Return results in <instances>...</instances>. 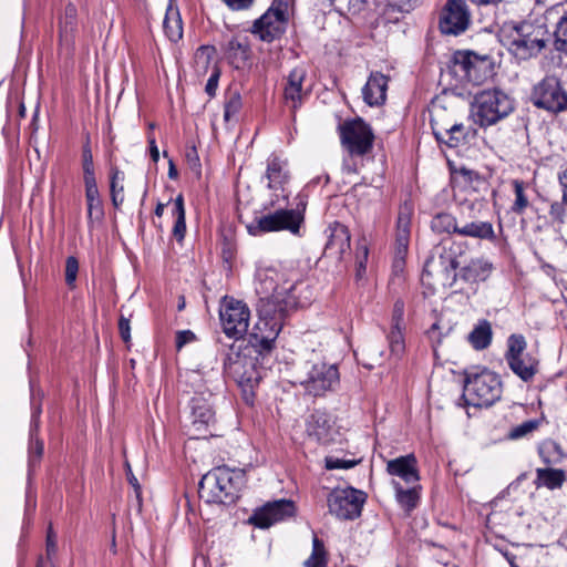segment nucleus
Wrapping results in <instances>:
<instances>
[{"label":"nucleus","mask_w":567,"mask_h":567,"mask_svg":"<svg viewBox=\"0 0 567 567\" xmlns=\"http://www.w3.org/2000/svg\"><path fill=\"white\" fill-rule=\"evenodd\" d=\"M247 483L246 472L241 468L217 466L207 472L198 484L199 496L207 503H235Z\"/></svg>","instance_id":"obj_1"},{"label":"nucleus","mask_w":567,"mask_h":567,"mask_svg":"<svg viewBox=\"0 0 567 567\" xmlns=\"http://www.w3.org/2000/svg\"><path fill=\"white\" fill-rule=\"evenodd\" d=\"M515 110V101L501 89L477 92L472 102V116L481 127H488L506 118Z\"/></svg>","instance_id":"obj_2"},{"label":"nucleus","mask_w":567,"mask_h":567,"mask_svg":"<svg viewBox=\"0 0 567 567\" xmlns=\"http://www.w3.org/2000/svg\"><path fill=\"white\" fill-rule=\"evenodd\" d=\"M503 393L501 378L495 372L483 369L480 372H466L463 399L467 405L488 408L497 402Z\"/></svg>","instance_id":"obj_3"},{"label":"nucleus","mask_w":567,"mask_h":567,"mask_svg":"<svg viewBox=\"0 0 567 567\" xmlns=\"http://www.w3.org/2000/svg\"><path fill=\"white\" fill-rule=\"evenodd\" d=\"M271 307L269 302L258 307L259 318L249 334V343L259 353L272 350L275 341L282 329L285 317L290 310Z\"/></svg>","instance_id":"obj_4"},{"label":"nucleus","mask_w":567,"mask_h":567,"mask_svg":"<svg viewBox=\"0 0 567 567\" xmlns=\"http://www.w3.org/2000/svg\"><path fill=\"white\" fill-rule=\"evenodd\" d=\"M293 284L285 282L279 286V274L275 269H260L257 271L255 290L259 296L258 305L262 306L269 302L271 308L292 309L296 306Z\"/></svg>","instance_id":"obj_5"},{"label":"nucleus","mask_w":567,"mask_h":567,"mask_svg":"<svg viewBox=\"0 0 567 567\" xmlns=\"http://www.w3.org/2000/svg\"><path fill=\"white\" fill-rule=\"evenodd\" d=\"M547 30L544 24L524 21L514 28L508 38V50L518 60L536 56L546 45Z\"/></svg>","instance_id":"obj_6"},{"label":"nucleus","mask_w":567,"mask_h":567,"mask_svg":"<svg viewBox=\"0 0 567 567\" xmlns=\"http://www.w3.org/2000/svg\"><path fill=\"white\" fill-rule=\"evenodd\" d=\"M454 72L474 85H481L494 76V61L489 55L472 51H457L453 55Z\"/></svg>","instance_id":"obj_7"},{"label":"nucleus","mask_w":567,"mask_h":567,"mask_svg":"<svg viewBox=\"0 0 567 567\" xmlns=\"http://www.w3.org/2000/svg\"><path fill=\"white\" fill-rule=\"evenodd\" d=\"M290 3L291 0H272L269 9L255 20L250 32L265 42L280 38L286 31Z\"/></svg>","instance_id":"obj_8"},{"label":"nucleus","mask_w":567,"mask_h":567,"mask_svg":"<svg viewBox=\"0 0 567 567\" xmlns=\"http://www.w3.org/2000/svg\"><path fill=\"white\" fill-rule=\"evenodd\" d=\"M303 223V214L299 209H278L274 213L255 218L246 228L249 235L260 236L266 233L288 230L299 235Z\"/></svg>","instance_id":"obj_9"},{"label":"nucleus","mask_w":567,"mask_h":567,"mask_svg":"<svg viewBox=\"0 0 567 567\" xmlns=\"http://www.w3.org/2000/svg\"><path fill=\"white\" fill-rule=\"evenodd\" d=\"M530 101L537 109L551 114L567 111V92L555 75H547L534 85Z\"/></svg>","instance_id":"obj_10"},{"label":"nucleus","mask_w":567,"mask_h":567,"mask_svg":"<svg viewBox=\"0 0 567 567\" xmlns=\"http://www.w3.org/2000/svg\"><path fill=\"white\" fill-rule=\"evenodd\" d=\"M364 492L354 487L334 488L327 498L329 513L341 520H353L361 515L365 503Z\"/></svg>","instance_id":"obj_11"},{"label":"nucleus","mask_w":567,"mask_h":567,"mask_svg":"<svg viewBox=\"0 0 567 567\" xmlns=\"http://www.w3.org/2000/svg\"><path fill=\"white\" fill-rule=\"evenodd\" d=\"M219 316L223 331L228 338L239 340L247 333L250 310L245 302L225 297Z\"/></svg>","instance_id":"obj_12"},{"label":"nucleus","mask_w":567,"mask_h":567,"mask_svg":"<svg viewBox=\"0 0 567 567\" xmlns=\"http://www.w3.org/2000/svg\"><path fill=\"white\" fill-rule=\"evenodd\" d=\"M342 144L352 155H365L373 145L374 135L371 127L361 118L344 122L340 126Z\"/></svg>","instance_id":"obj_13"},{"label":"nucleus","mask_w":567,"mask_h":567,"mask_svg":"<svg viewBox=\"0 0 567 567\" xmlns=\"http://www.w3.org/2000/svg\"><path fill=\"white\" fill-rule=\"evenodd\" d=\"M471 18L465 0H446L439 19L440 31L449 35L462 34L470 28Z\"/></svg>","instance_id":"obj_14"},{"label":"nucleus","mask_w":567,"mask_h":567,"mask_svg":"<svg viewBox=\"0 0 567 567\" xmlns=\"http://www.w3.org/2000/svg\"><path fill=\"white\" fill-rule=\"evenodd\" d=\"M339 383V372L334 364L318 362L311 364L306 372V378L300 380L305 390L315 396L324 394Z\"/></svg>","instance_id":"obj_15"},{"label":"nucleus","mask_w":567,"mask_h":567,"mask_svg":"<svg viewBox=\"0 0 567 567\" xmlns=\"http://www.w3.org/2000/svg\"><path fill=\"white\" fill-rule=\"evenodd\" d=\"M295 513L296 506L292 501L278 499L256 509L250 519L255 526L268 528L280 520L292 517Z\"/></svg>","instance_id":"obj_16"},{"label":"nucleus","mask_w":567,"mask_h":567,"mask_svg":"<svg viewBox=\"0 0 567 567\" xmlns=\"http://www.w3.org/2000/svg\"><path fill=\"white\" fill-rule=\"evenodd\" d=\"M412 215L413 208L410 205L404 204L400 207L395 229V267H399L403 264L404 256L408 252L411 236Z\"/></svg>","instance_id":"obj_17"},{"label":"nucleus","mask_w":567,"mask_h":567,"mask_svg":"<svg viewBox=\"0 0 567 567\" xmlns=\"http://www.w3.org/2000/svg\"><path fill=\"white\" fill-rule=\"evenodd\" d=\"M225 58L236 70H245L251 64V48L247 35H235L225 45Z\"/></svg>","instance_id":"obj_18"},{"label":"nucleus","mask_w":567,"mask_h":567,"mask_svg":"<svg viewBox=\"0 0 567 567\" xmlns=\"http://www.w3.org/2000/svg\"><path fill=\"white\" fill-rule=\"evenodd\" d=\"M306 76L307 71L302 66L292 69L287 76V81L284 87V96L286 103L292 111H296L303 103V100L309 95V93L303 90V82Z\"/></svg>","instance_id":"obj_19"},{"label":"nucleus","mask_w":567,"mask_h":567,"mask_svg":"<svg viewBox=\"0 0 567 567\" xmlns=\"http://www.w3.org/2000/svg\"><path fill=\"white\" fill-rule=\"evenodd\" d=\"M389 79L380 72H372L362 89L364 102L370 106L385 102Z\"/></svg>","instance_id":"obj_20"},{"label":"nucleus","mask_w":567,"mask_h":567,"mask_svg":"<svg viewBox=\"0 0 567 567\" xmlns=\"http://www.w3.org/2000/svg\"><path fill=\"white\" fill-rule=\"evenodd\" d=\"M328 240L324 250L330 255L342 258L343 254L350 248L349 229L340 224L333 223L328 227Z\"/></svg>","instance_id":"obj_21"},{"label":"nucleus","mask_w":567,"mask_h":567,"mask_svg":"<svg viewBox=\"0 0 567 567\" xmlns=\"http://www.w3.org/2000/svg\"><path fill=\"white\" fill-rule=\"evenodd\" d=\"M415 464L414 455L400 456L388 462L386 471L390 475L400 477L406 484H415L420 480Z\"/></svg>","instance_id":"obj_22"},{"label":"nucleus","mask_w":567,"mask_h":567,"mask_svg":"<svg viewBox=\"0 0 567 567\" xmlns=\"http://www.w3.org/2000/svg\"><path fill=\"white\" fill-rule=\"evenodd\" d=\"M455 122L457 121L453 110H447L441 104H433L430 110V123L436 141L443 140L444 135L447 134V130Z\"/></svg>","instance_id":"obj_23"},{"label":"nucleus","mask_w":567,"mask_h":567,"mask_svg":"<svg viewBox=\"0 0 567 567\" xmlns=\"http://www.w3.org/2000/svg\"><path fill=\"white\" fill-rule=\"evenodd\" d=\"M266 177L268 179L267 186L269 189L284 190V186L289 179L287 162L278 155L271 154L267 158Z\"/></svg>","instance_id":"obj_24"},{"label":"nucleus","mask_w":567,"mask_h":567,"mask_svg":"<svg viewBox=\"0 0 567 567\" xmlns=\"http://www.w3.org/2000/svg\"><path fill=\"white\" fill-rule=\"evenodd\" d=\"M307 433L319 443H328L331 440V421L321 411H315L307 421Z\"/></svg>","instance_id":"obj_25"},{"label":"nucleus","mask_w":567,"mask_h":567,"mask_svg":"<svg viewBox=\"0 0 567 567\" xmlns=\"http://www.w3.org/2000/svg\"><path fill=\"white\" fill-rule=\"evenodd\" d=\"M193 426L200 432L215 422L212 406L203 398H193L190 401Z\"/></svg>","instance_id":"obj_26"},{"label":"nucleus","mask_w":567,"mask_h":567,"mask_svg":"<svg viewBox=\"0 0 567 567\" xmlns=\"http://www.w3.org/2000/svg\"><path fill=\"white\" fill-rule=\"evenodd\" d=\"M391 485L395 492L396 502L404 511L411 512L417 506L421 489V486L417 483L410 484L411 486L404 487L401 482L392 480Z\"/></svg>","instance_id":"obj_27"},{"label":"nucleus","mask_w":567,"mask_h":567,"mask_svg":"<svg viewBox=\"0 0 567 567\" xmlns=\"http://www.w3.org/2000/svg\"><path fill=\"white\" fill-rule=\"evenodd\" d=\"M511 370L523 381L532 380L538 371V361L530 353L525 352L506 361Z\"/></svg>","instance_id":"obj_28"},{"label":"nucleus","mask_w":567,"mask_h":567,"mask_svg":"<svg viewBox=\"0 0 567 567\" xmlns=\"http://www.w3.org/2000/svg\"><path fill=\"white\" fill-rule=\"evenodd\" d=\"M85 198L87 205V219L89 221L102 220L104 216L103 204L100 197L96 179L85 181Z\"/></svg>","instance_id":"obj_29"},{"label":"nucleus","mask_w":567,"mask_h":567,"mask_svg":"<svg viewBox=\"0 0 567 567\" xmlns=\"http://www.w3.org/2000/svg\"><path fill=\"white\" fill-rule=\"evenodd\" d=\"M458 235L481 240L494 241L496 239L493 224L482 220L471 221L460 226Z\"/></svg>","instance_id":"obj_30"},{"label":"nucleus","mask_w":567,"mask_h":567,"mask_svg":"<svg viewBox=\"0 0 567 567\" xmlns=\"http://www.w3.org/2000/svg\"><path fill=\"white\" fill-rule=\"evenodd\" d=\"M492 326L487 320H482L468 334V342L475 350H484L492 342Z\"/></svg>","instance_id":"obj_31"},{"label":"nucleus","mask_w":567,"mask_h":567,"mask_svg":"<svg viewBox=\"0 0 567 567\" xmlns=\"http://www.w3.org/2000/svg\"><path fill=\"white\" fill-rule=\"evenodd\" d=\"M512 186L514 192V200L511 206V212L515 215H523L530 204L528 196L529 185L524 181L514 179L512 181Z\"/></svg>","instance_id":"obj_32"},{"label":"nucleus","mask_w":567,"mask_h":567,"mask_svg":"<svg viewBox=\"0 0 567 567\" xmlns=\"http://www.w3.org/2000/svg\"><path fill=\"white\" fill-rule=\"evenodd\" d=\"M467 245L463 241L443 240L437 250L444 251V258H449L450 269H457L461 265V258L464 256Z\"/></svg>","instance_id":"obj_33"},{"label":"nucleus","mask_w":567,"mask_h":567,"mask_svg":"<svg viewBox=\"0 0 567 567\" xmlns=\"http://www.w3.org/2000/svg\"><path fill=\"white\" fill-rule=\"evenodd\" d=\"M492 269L493 265L488 260L483 258L474 259L464 267V278L470 281H484L489 277Z\"/></svg>","instance_id":"obj_34"},{"label":"nucleus","mask_w":567,"mask_h":567,"mask_svg":"<svg viewBox=\"0 0 567 567\" xmlns=\"http://www.w3.org/2000/svg\"><path fill=\"white\" fill-rule=\"evenodd\" d=\"M537 486H545L549 489L558 488L566 480L565 472L556 468H537Z\"/></svg>","instance_id":"obj_35"},{"label":"nucleus","mask_w":567,"mask_h":567,"mask_svg":"<svg viewBox=\"0 0 567 567\" xmlns=\"http://www.w3.org/2000/svg\"><path fill=\"white\" fill-rule=\"evenodd\" d=\"M431 229L436 234L458 235L460 225L452 214L439 213L431 220Z\"/></svg>","instance_id":"obj_36"},{"label":"nucleus","mask_w":567,"mask_h":567,"mask_svg":"<svg viewBox=\"0 0 567 567\" xmlns=\"http://www.w3.org/2000/svg\"><path fill=\"white\" fill-rule=\"evenodd\" d=\"M172 214L175 218L173 226V236L177 241H182L185 238L186 234V220H185V206L184 198L182 195H178L173 205Z\"/></svg>","instance_id":"obj_37"},{"label":"nucleus","mask_w":567,"mask_h":567,"mask_svg":"<svg viewBox=\"0 0 567 567\" xmlns=\"http://www.w3.org/2000/svg\"><path fill=\"white\" fill-rule=\"evenodd\" d=\"M124 173L117 167H112L110 172V193L114 207H120L124 202Z\"/></svg>","instance_id":"obj_38"},{"label":"nucleus","mask_w":567,"mask_h":567,"mask_svg":"<svg viewBox=\"0 0 567 567\" xmlns=\"http://www.w3.org/2000/svg\"><path fill=\"white\" fill-rule=\"evenodd\" d=\"M538 453L546 465L559 464L564 458L561 447L553 440L544 441L538 447Z\"/></svg>","instance_id":"obj_39"},{"label":"nucleus","mask_w":567,"mask_h":567,"mask_svg":"<svg viewBox=\"0 0 567 567\" xmlns=\"http://www.w3.org/2000/svg\"><path fill=\"white\" fill-rule=\"evenodd\" d=\"M468 135V128L461 122H455L439 143L446 144L449 147H457L463 144Z\"/></svg>","instance_id":"obj_40"},{"label":"nucleus","mask_w":567,"mask_h":567,"mask_svg":"<svg viewBox=\"0 0 567 567\" xmlns=\"http://www.w3.org/2000/svg\"><path fill=\"white\" fill-rule=\"evenodd\" d=\"M327 563L324 544L315 535L312 539V551L309 558L305 561V567H327Z\"/></svg>","instance_id":"obj_41"},{"label":"nucleus","mask_w":567,"mask_h":567,"mask_svg":"<svg viewBox=\"0 0 567 567\" xmlns=\"http://www.w3.org/2000/svg\"><path fill=\"white\" fill-rule=\"evenodd\" d=\"M243 102L241 95L237 91L228 92L224 103V120L230 122L237 118L239 111L241 110Z\"/></svg>","instance_id":"obj_42"},{"label":"nucleus","mask_w":567,"mask_h":567,"mask_svg":"<svg viewBox=\"0 0 567 567\" xmlns=\"http://www.w3.org/2000/svg\"><path fill=\"white\" fill-rule=\"evenodd\" d=\"M403 328L404 327L396 328L394 326H391V331L386 336L390 351L393 355L396 357H400L405 349Z\"/></svg>","instance_id":"obj_43"},{"label":"nucleus","mask_w":567,"mask_h":567,"mask_svg":"<svg viewBox=\"0 0 567 567\" xmlns=\"http://www.w3.org/2000/svg\"><path fill=\"white\" fill-rule=\"evenodd\" d=\"M526 340L522 334H511L507 339V351L505 359L508 361L515 357L522 355L526 351Z\"/></svg>","instance_id":"obj_44"},{"label":"nucleus","mask_w":567,"mask_h":567,"mask_svg":"<svg viewBox=\"0 0 567 567\" xmlns=\"http://www.w3.org/2000/svg\"><path fill=\"white\" fill-rule=\"evenodd\" d=\"M369 257V247L365 238H361L357 241L355 248V267L357 277L361 278L367 269V261Z\"/></svg>","instance_id":"obj_45"},{"label":"nucleus","mask_w":567,"mask_h":567,"mask_svg":"<svg viewBox=\"0 0 567 567\" xmlns=\"http://www.w3.org/2000/svg\"><path fill=\"white\" fill-rule=\"evenodd\" d=\"M44 451V443L38 437L35 433L34 437L30 434L29 444V468L30 471L40 462Z\"/></svg>","instance_id":"obj_46"},{"label":"nucleus","mask_w":567,"mask_h":567,"mask_svg":"<svg viewBox=\"0 0 567 567\" xmlns=\"http://www.w3.org/2000/svg\"><path fill=\"white\" fill-rule=\"evenodd\" d=\"M82 168H83V182L96 179L95 173H94L93 156H92L91 146H90L89 142H86L82 148Z\"/></svg>","instance_id":"obj_47"},{"label":"nucleus","mask_w":567,"mask_h":567,"mask_svg":"<svg viewBox=\"0 0 567 567\" xmlns=\"http://www.w3.org/2000/svg\"><path fill=\"white\" fill-rule=\"evenodd\" d=\"M555 48L567 55V13L560 18L555 30Z\"/></svg>","instance_id":"obj_48"},{"label":"nucleus","mask_w":567,"mask_h":567,"mask_svg":"<svg viewBox=\"0 0 567 567\" xmlns=\"http://www.w3.org/2000/svg\"><path fill=\"white\" fill-rule=\"evenodd\" d=\"M79 274V260L74 256H69L65 260L64 279L66 286L73 290L76 287V278Z\"/></svg>","instance_id":"obj_49"},{"label":"nucleus","mask_w":567,"mask_h":567,"mask_svg":"<svg viewBox=\"0 0 567 567\" xmlns=\"http://www.w3.org/2000/svg\"><path fill=\"white\" fill-rule=\"evenodd\" d=\"M539 426V421L537 420H528L525 421L516 426H514L511 432L508 433V437L512 440H518L522 439L535 430H537Z\"/></svg>","instance_id":"obj_50"},{"label":"nucleus","mask_w":567,"mask_h":567,"mask_svg":"<svg viewBox=\"0 0 567 567\" xmlns=\"http://www.w3.org/2000/svg\"><path fill=\"white\" fill-rule=\"evenodd\" d=\"M164 30L172 41H178L183 35V28H182V21L179 18V14L177 13L176 19L173 21L169 20L168 13L166 14L164 19Z\"/></svg>","instance_id":"obj_51"},{"label":"nucleus","mask_w":567,"mask_h":567,"mask_svg":"<svg viewBox=\"0 0 567 567\" xmlns=\"http://www.w3.org/2000/svg\"><path fill=\"white\" fill-rule=\"evenodd\" d=\"M566 204L561 199V202H553L549 207V217L554 225H557L558 229H560L561 225L565 223V218L567 215Z\"/></svg>","instance_id":"obj_52"},{"label":"nucleus","mask_w":567,"mask_h":567,"mask_svg":"<svg viewBox=\"0 0 567 567\" xmlns=\"http://www.w3.org/2000/svg\"><path fill=\"white\" fill-rule=\"evenodd\" d=\"M423 0H390L389 8L400 13H410L421 6Z\"/></svg>","instance_id":"obj_53"},{"label":"nucleus","mask_w":567,"mask_h":567,"mask_svg":"<svg viewBox=\"0 0 567 567\" xmlns=\"http://www.w3.org/2000/svg\"><path fill=\"white\" fill-rule=\"evenodd\" d=\"M215 53V48L210 45H202L197 49L195 53V62L196 65L206 70L213 59Z\"/></svg>","instance_id":"obj_54"},{"label":"nucleus","mask_w":567,"mask_h":567,"mask_svg":"<svg viewBox=\"0 0 567 567\" xmlns=\"http://www.w3.org/2000/svg\"><path fill=\"white\" fill-rule=\"evenodd\" d=\"M76 8L73 4H68L64 10V17L60 21L61 33L73 31L75 27Z\"/></svg>","instance_id":"obj_55"},{"label":"nucleus","mask_w":567,"mask_h":567,"mask_svg":"<svg viewBox=\"0 0 567 567\" xmlns=\"http://www.w3.org/2000/svg\"><path fill=\"white\" fill-rule=\"evenodd\" d=\"M327 470H348L357 465L354 460H343L336 456H327L324 460Z\"/></svg>","instance_id":"obj_56"},{"label":"nucleus","mask_w":567,"mask_h":567,"mask_svg":"<svg viewBox=\"0 0 567 567\" xmlns=\"http://www.w3.org/2000/svg\"><path fill=\"white\" fill-rule=\"evenodd\" d=\"M403 317H404V302L399 299L393 305L391 326H394L396 328L404 327Z\"/></svg>","instance_id":"obj_57"},{"label":"nucleus","mask_w":567,"mask_h":567,"mask_svg":"<svg viewBox=\"0 0 567 567\" xmlns=\"http://www.w3.org/2000/svg\"><path fill=\"white\" fill-rule=\"evenodd\" d=\"M47 559L51 560L58 551V544H56V536L52 529V526L50 525L47 533Z\"/></svg>","instance_id":"obj_58"},{"label":"nucleus","mask_w":567,"mask_h":567,"mask_svg":"<svg viewBox=\"0 0 567 567\" xmlns=\"http://www.w3.org/2000/svg\"><path fill=\"white\" fill-rule=\"evenodd\" d=\"M219 76H220V71L217 66H214L208 80H207V83H206V86H205V92L210 96V97H214L216 95V91H217V87H218V81H219Z\"/></svg>","instance_id":"obj_59"},{"label":"nucleus","mask_w":567,"mask_h":567,"mask_svg":"<svg viewBox=\"0 0 567 567\" xmlns=\"http://www.w3.org/2000/svg\"><path fill=\"white\" fill-rule=\"evenodd\" d=\"M196 340V336L190 330H181L176 333V349L181 350L187 343Z\"/></svg>","instance_id":"obj_60"},{"label":"nucleus","mask_w":567,"mask_h":567,"mask_svg":"<svg viewBox=\"0 0 567 567\" xmlns=\"http://www.w3.org/2000/svg\"><path fill=\"white\" fill-rule=\"evenodd\" d=\"M449 258H444V251L440 250L439 252V264L442 268V271L445 275L446 279H452V281L456 280V269H450Z\"/></svg>","instance_id":"obj_61"},{"label":"nucleus","mask_w":567,"mask_h":567,"mask_svg":"<svg viewBox=\"0 0 567 567\" xmlns=\"http://www.w3.org/2000/svg\"><path fill=\"white\" fill-rule=\"evenodd\" d=\"M118 331L121 334V338L125 343L130 342L131 340V327H130V320L123 316H121L118 320Z\"/></svg>","instance_id":"obj_62"},{"label":"nucleus","mask_w":567,"mask_h":567,"mask_svg":"<svg viewBox=\"0 0 567 567\" xmlns=\"http://www.w3.org/2000/svg\"><path fill=\"white\" fill-rule=\"evenodd\" d=\"M239 358V352L236 350L235 343L229 346V352H227L224 357V367L226 369H230L234 364L237 363Z\"/></svg>","instance_id":"obj_63"},{"label":"nucleus","mask_w":567,"mask_h":567,"mask_svg":"<svg viewBox=\"0 0 567 567\" xmlns=\"http://www.w3.org/2000/svg\"><path fill=\"white\" fill-rule=\"evenodd\" d=\"M558 182L563 190V200L567 205V168L558 175Z\"/></svg>","instance_id":"obj_64"}]
</instances>
